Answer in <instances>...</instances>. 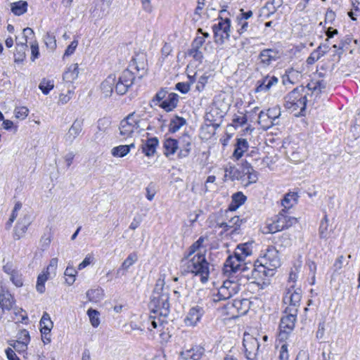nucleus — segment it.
Segmentation results:
<instances>
[{
    "instance_id": "4468645a",
    "label": "nucleus",
    "mask_w": 360,
    "mask_h": 360,
    "mask_svg": "<svg viewBox=\"0 0 360 360\" xmlns=\"http://www.w3.org/2000/svg\"><path fill=\"white\" fill-rule=\"evenodd\" d=\"M204 314L205 309L199 305L192 307L184 319L185 324L187 326H195Z\"/></svg>"
},
{
    "instance_id": "20e7f679",
    "label": "nucleus",
    "mask_w": 360,
    "mask_h": 360,
    "mask_svg": "<svg viewBox=\"0 0 360 360\" xmlns=\"http://www.w3.org/2000/svg\"><path fill=\"white\" fill-rule=\"evenodd\" d=\"M307 101L304 88L301 86L294 89L285 97L284 106L291 112L300 109L302 112L305 110Z\"/></svg>"
},
{
    "instance_id": "de8ad7c7",
    "label": "nucleus",
    "mask_w": 360,
    "mask_h": 360,
    "mask_svg": "<svg viewBox=\"0 0 360 360\" xmlns=\"http://www.w3.org/2000/svg\"><path fill=\"white\" fill-rule=\"evenodd\" d=\"M328 219L326 215L322 219L319 226V236L321 238L326 239L329 237Z\"/></svg>"
},
{
    "instance_id": "9b49d317",
    "label": "nucleus",
    "mask_w": 360,
    "mask_h": 360,
    "mask_svg": "<svg viewBox=\"0 0 360 360\" xmlns=\"http://www.w3.org/2000/svg\"><path fill=\"white\" fill-rule=\"evenodd\" d=\"M231 21L229 18L223 20L221 18L218 22L212 25L214 41L217 44H222L226 39H228L230 34Z\"/></svg>"
},
{
    "instance_id": "1a4fd4ad",
    "label": "nucleus",
    "mask_w": 360,
    "mask_h": 360,
    "mask_svg": "<svg viewBox=\"0 0 360 360\" xmlns=\"http://www.w3.org/2000/svg\"><path fill=\"white\" fill-rule=\"evenodd\" d=\"M302 298V290L300 288H295V285H289L284 296L283 302L287 304L285 309L292 313H297Z\"/></svg>"
},
{
    "instance_id": "72a5a7b5",
    "label": "nucleus",
    "mask_w": 360,
    "mask_h": 360,
    "mask_svg": "<svg viewBox=\"0 0 360 360\" xmlns=\"http://www.w3.org/2000/svg\"><path fill=\"white\" fill-rule=\"evenodd\" d=\"M204 351L205 349L202 347H195L181 352V355L184 356L185 359L191 358L193 360H199L203 355Z\"/></svg>"
},
{
    "instance_id": "2eb2a0df",
    "label": "nucleus",
    "mask_w": 360,
    "mask_h": 360,
    "mask_svg": "<svg viewBox=\"0 0 360 360\" xmlns=\"http://www.w3.org/2000/svg\"><path fill=\"white\" fill-rule=\"evenodd\" d=\"M179 158H184L189 155L191 150V138L188 134H184L178 139Z\"/></svg>"
},
{
    "instance_id": "052dcab7",
    "label": "nucleus",
    "mask_w": 360,
    "mask_h": 360,
    "mask_svg": "<svg viewBox=\"0 0 360 360\" xmlns=\"http://www.w3.org/2000/svg\"><path fill=\"white\" fill-rule=\"evenodd\" d=\"M44 42L47 47L51 49H54L56 47V40L55 36L50 32H47L44 36Z\"/></svg>"
},
{
    "instance_id": "f257e3e1",
    "label": "nucleus",
    "mask_w": 360,
    "mask_h": 360,
    "mask_svg": "<svg viewBox=\"0 0 360 360\" xmlns=\"http://www.w3.org/2000/svg\"><path fill=\"white\" fill-rule=\"evenodd\" d=\"M180 269L184 274L191 273L199 276L202 283L208 281L210 264L202 253L198 252L192 256L184 255L180 262Z\"/></svg>"
},
{
    "instance_id": "4c0bfd02",
    "label": "nucleus",
    "mask_w": 360,
    "mask_h": 360,
    "mask_svg": "<svg viewBox=\"0 0 360 360\" xmlns=\"http://www.w3.org/2000/svg\"><path fill=\"white\" fill-rule=\"evenodd\" d=\"M285 153L289 160L292 162L297 163L304 160V156L298 148L295 149L294 147H290L286 150Z\"/></svg>"
},
{
    "instance_id": "c756f323",
    "label": "nucleus",
    "mask_w": 360,
    "mask_h": 360,
    "mask_svg": "<svg viewBox=\"0 0 360 360\" xmlns=\"http://www.w3.org/2000/svg\"><path fill=\"white\" fill-rule=\"evenodd\" d=\"M116 76L110 75L101 85V90L105 96H110L115 86Z\"/></svg>"
},
{
    "instance_id": "338daca9",
    "label": "nucleus",
    "mask_w": 360,
    "mask_h": 360,
    "mask_svg": "<svg viewBox=\"0 0 360 360\" xmlns=\"http://www.w3.org/2000/svg\"><path fill=\"white\" fill-rule=\"evenodd\" d=\"M200 49H190L188 51V56H192L195 60L202 63L203 55Z\"/></svg>"
},
{
    "instance_id": "603ef678",
    "label": "nucleus",
    "mask_w": 360,
    "mask_h": 360,
    "mask_svg": "<svg viewBox=\"0 0 360 360\" xmlns=\"http://www.w3.org/2000/svg\"><path fill=\"white\" fill-rule=\"evenodd\" d=\"M87 314L89 317L90 322H91V324L92 325V326L94 328L98 327V325L100 324V321H99V317H98V316H99L98 311L95 309H89L87 311Z\"/></svg>"
},
{
    "instance_id": "13d9d810",
    "label": "nucleus",
    "mask_w": 360,
    "mask_h": 360,
    "mask_svg": "<svg viewBox=\"0 0 360 360\" xmlns=\"http://www.w3.org/2000/svg\"><path fill=\"white\" fill-rule=\"evenodd\" d=\"M232 121L235 126L236 127L243 126L247 122L248 118L245 114L242 112H238V114H236L233 115Z\"/></svg>"
},
{
    "instance_id": "393cba45",
    "label": "nucleus",
    "mask_w": 360,
    "mask_h": 360,
    "mask_svg": "<svg viewBox=\"0 0 360 360\" xmlns=\"http://www.w3.org/2000/svg\"><path fill=\"white\" fill-rule=\"evenodd\" d=\"M234 146L235 148L232 156L236 160H238L242 158L244 153L248 150L249 144L246 139L240 138L237 139Z\"/></svg>"
},
{
    "instance_id": "6ab92c4d",
    "label": "nucleus",
    "mask_w": 360,
    "mask_h": 360,
    "mask_svg": "<svg viewBox=\"0 0 360 360\" xmlns=\"http://www.w3.org/2000/svg\"><path fill=\"white\" fill-rule=\"evenodd\" d=\"M259 58L264 65L268 66L279 58L278 52L275 49H264L260 52Z\"/></svg>"
},
{
    "instance_id": "473e14b6",
    "label": "nucleus",
    "mask_w": 360,
    "mask_h": 360,
    "mask_svg": "<svg viewBox=\"0 0 360 360\" xmlns=\"http://www.w3.org/2000/svg\"><path fill=\"white\" fill-rule=\"evenodd\" d=\"M298 197L297 193L295 192H290L285 194L281 202V205L284 207L283 210H289L294 205L297 204Z\"/></svg>"
},
{
    "instance_id": "7ed1b4c3",
    "label": "nucleus",
    "mask_w": 360,
    "mask_h": 360,
    "mask_svg": "<svg viewBox=\"0 0 360 360\" xmlns=\"http://www.w3.org/2000/svg\"><path fill=\"white\" fill-rule=\"evenodd\" d=\"M146 120L141 118L139 114L132 112L123 119L120 124V134L124 139L132 136L133 134L140 133L146 127Z\"/></svg>"
},
{
    "instance_id": "8fccbe9b",
    "label": "nucleus",
    "mask_w": 360,
    "mask_h": 360,
    "mask_svg": "<svg viewBox=\"0 0 360 360\" xmlns=\"http://www.w3.org/2000/svg\"><path fill=\"white\" fill-rule=\"evenodd\" d=\"M50 276H51L49 275L48 274H46V272L43 273L42 274L39 275V276L37 278V285H36L37 290L39 292L43 293L45 291L44 283L49 279V278Z\"/></svg>"
},
{
    "instance_id": "aec40b11",
    "label": "nucleus",
    "mask_w": 360,
    "mask_h": 360,
    "mask_svg": "<svg viewBox=\"0 0 360 360\" xmlns=\"http://www.w3.org/2000/svg\"><path fill=\"white\" fill-rule=\"evenodd\" d=\"M179 96L177 94L171 92L166 98L159 104V106L167 112L174 110L178 104Z\"/></svg>"
},
{
    "instance_id": "f8f14e48",
    "label": "nucleus",
    "mask_w": 360,
    "mask_h": 360,
    "mask_svg": "<svg viewBox=\"0 0 360 360\" xmlns=\"http://www.w3.org/2000/svg\"><path fill=\"white\" fill-rule=\"evenodd\" d=\"M259 260L272 271L281 266L278 250L273 246H269L266 249L264 255L260 257Z\"/></svg>"
},
{
    "instance_id": "423d86ee",
    "label": "nucleus",
    "mask_w": 360,
    "mask_h": 360,
    "mask_svg": "<svg viewBox=\"0 0 360 360\" xmlns=\"http://www.w3.org/2000/svg\"><path fill=\"white\" fill-rule=\"evenodd\" d=\"M151 311L167 317L169 313V295L167 292L154 291L149 304Z\"/></svg>"
},
{
    "instance_id": "9d476101",
    "label": "nucleus",
    "mask_w": 360,
    "mask_h": 360,
    "mask_svg": "<svg viewBox=\"0 0 360 360\" xmlns=\"http://www.w3.org/2000/svg\"><path fill=\"white\" fill-rule=\"evenodd\" d=\"M250 269H251L250 273L249 274L248 271L243 274V277H245L248 280H252V282L253 283L274 275V271L261 262L259 259L257 260L255 264H250Z\"/></svg>"
},
{
    "instance_id": "ea45409f",
    "label": "nucleus",
    "mask_w": 360,
    "mask_h": 360,
    "mask_svg": "<svg viewBox=\"0 0 360 360\" xmlns=\"http://www.w3.org/2000/svg\"><path fill=\"white\" fill-rule=\"evenodd\" d=\"M186 124V120L183 117L176 116L173 118L169 124V130L172 133H175Z\"/></svg>"
},
{
    "instance_id": "bf43d9fd",
    "label": "nucleus",
    "mask_w": 360,
    "mask_h": 360,
    "mask_svg": "<svg viewBox=\"0 0 360 360\" xmlns=\"http://www.w3.org/2000/svg\"><path fill=\"white\" fill-rule=\"evenodd\" d=\"M216 296L217 297V299H215V301L226 300L232 297L224 285L219 289L218 293Z\"/></svg>"
},
{
    "instance_id": "412c9836",
    "label": "nucleus",
    "mask_w": 360,
    "mask_h": 360,
    "mask_svg": "<svg viewBox=\"0 0 360 360\" xmlns=\"http://www.w3.org/2000/svg\"><path fill=\"white\" fill-rule=\"evenodd\" d=\"M82 130V122L76 120L65 136V141L71 144L74 140L79 135Z\"/></svg>"
},
{
    "instance_id": "4d7b16f0",
    "label": "nucleus",
    "mask_w": 360,
    "mask_h": 360,
    "mask_svg": "<svg viewBox=\"0 0 360 360\" xmlns=\"http://www.w3.org/2000/svg\"><path fill=\"white\" fill-rule=\"evenodd\" d=\"M9 345L12 346L17 352L23 353L27 350L28 344L18 340H13Z\"/></svg>"
},
{
    "instance_id": "09e8293b",
    "label": "nucleus",
    "mask_w": 360,
    "mask_h": 360,
    "mask_svg": "<svg viewBox=\"0 0 360 360\" xmlns=\"http://www.w3.org/2000/svg\"><path fill=\"white\" fill-rule=\"evenodd\" d=\"M115 85V91L119 95L125 94L130 88V86L124 82H122V79L120 77L118 78L117 81L116 80Z\"/></svg>"
},
{
    "instance_id": "a211bd4d",
    "label": "nucleus",
    "mask_w": 360,
    "mask_h": 360,
    "mask_svg": "<svg viewBox=\"0 0 360 360\" xmlns=\"http://www.w3.org/2000/svg\"><path fill=\"white\" fill-rule=\"evenodd\" d=\"M15 304V300L13 295L3 288L0 291V307L4 311H10Z\"/></svg>"
},
{
    "instance_id": "58836bf2",
    "label": "nucleus",
    "mask_w": 360,
    "mask_h": 360,
    "mask_svg": "<svg viewBox=\"0 0 360 360\" xmlns=\"http://www.w3.org/2000/svg\"><path fill=\"white\" fill-rule=\"evenodd\" d=\"M53 326V323L51 320L49 314L47 312H44L40 320V330H43L45 333H50Z\"/></svg>"
},
{
    "instance_id": "7c9ffc66",
    "label": "nucleus",
    "mask_w": 360,
    "mask_h": 360,
    "mask_svg": "<svg viewBox=\"0 0 360 360\" xmlns=\"http://www.w3.org/2000/svg\"><path fill=\"white\" fill-rule=\"evenodd\" d=\"M135 148L134 143L129 145H120L114 147L111 149V154L115 158H123L126 156L131 150V148Z\"/></svg>"
},
{
    "instance_id": "774afa93",
    "label": "nucleus",
    "mask_w": 360,
    "mask_h": 360,
    "mask_svg": "<svg viewBox=\"0 0 360 360\" xmlns=\"http://www.w3.org/2000/svg\"><path fill=\"white\" fill-rule=\"evenodd\" d=\"M28 108L24 106L15 109V117L20 120H24L28 115Z\"/></svg>"
},
{
    "instance_id": "5701e85b",
    "label": "nucleus",
    "mask_w": 360,
    "mask_h": 360,
    "mask_svg": "<svg viewBox=\"0 0 360 360\" xmlns=\"http://www.w3.org/2000/svg\"><path fill=\"white\" fill-rule=\"evenodd\" d=\"M30 224V217L25 216L16 224L14 230L13 238L15 240L21 238L27 230V227Z\"/></svg>"
},
{
    "instance_id": "dca6fc26",
    "label": "nucleus",
    "mask_w": 360,
    "mask_h": 360,
    "mask_svg": "<svg viewBox=\"0 0 360 360\" xmlns=\"http://www.w3.org/2000/svg\"><path fill=\"white\" fill-rule=\"evenodd\" d=\"M278 82V79L276 77L266 75L262 79L257 81L255 92H266Z\"/></svg>"
},
{
    "instance_id": "79ce46f5",
    "label": "nucleus",
    "mask_w": 360,
    "mask_h": 360,
    "mask_svg": "<svg viewBox=\"0 0 360 360\" xmlns=\"http://www.w3.org/2000/svg\"><path fill=\"white\" fill-rule=\"evenodd\" d=\"M353 41L352 36L351 34L345 35L343 38H342L338 44V55L340 57L343 53L345 51V49L347 46L351 44Z\"/></svg>"
},
{
    "instance_id": "f704fd0d",
    "label": "nucleus",
    "mask_w": 360,
    "mask_h": 360,
    "mask_svg": "<svg viewBox=\"0 0 360 360\" xmlns=\"http://www.w3.org/2000/svg\"><path fill=\"white\" fill-rule=\"evenodd\" d=\"M78 75L79 68L77 63L72 64L63 74V79L68 82H72L78 77Z\"/></svg>"
},
{
    "instance_id": "39448f33",
    "label": "nucleus",
    "mask_w": 360,
    "mask_h": 360,
    "mask_svg": "<svg viewBox=\"0 0 360 360\" xmlns=\"http://www.w3.org/2000/svg\"><path fill=\"white\" fill-rule=\"evenodd\" d=\"M297 223V219L287 214L285 210L276 216L274 219L268 220L266 224V233H276L288 229Z\"/></svg>"
},
{
    "instance_id": "6e6552de",
    "label": "nucleus",
    "mask_w": 360,
    "mask_h": 360,
    "mask_svg": "<svg viewBox=\"0 0 360 360\" xmlns=\"http://www.w3.org/2000/svg\"><path fill=\"white\" fill-rule=\"evenodd\" d=\"M243 262L244 261L240 257H237L235 253L233 255H229L224 264V274L230 276L231 274H238L240 271V274L243 276V274L250 269L247 264Z\"/></svg>"
},
{
    "instance_id": "49530a36",
    "label": "nucleus",
    "mask_w": 360,
    "mask_h": 360,
    "mask_svg": "<svg viewBox=\"0 0 360 360\" xmlns=\"http://www.w3.org/2000/svg\"><path fill=\"white\" fill-rule=\"evenodd\" d=\"M275 245L281 248H287L291 245V239L288 234L283 233L275 238Z\"/></svg>"
},
{
    "instance_id": "0e129e2a",
    "label": "nucleus",
    "mask_w": 360,
    "mask_h": 360,
    "mask_svg": "<svg viewBox=\"0 0 360 360\" xmlns=\"http://www.w3.org/2000/svg\"><path fill=\"white\" fill-rule=\"evenodd\" d=\"M236 19L238 21L237 32L239 34H242L247 32L249 27L248 22L246 20H244V19H240L239 16H237Z\"/></svg>"
},
{
    "instance_id": "f3484780",
    "label": "nucleus",
    "mask_w": 360,
    "mask_h": 360,
    "mask_svg": "<svg viewBox=\"0 0 360 360\" xmlns=\"http://www.w3.org/2000/svg\"><path fill=\"white\" fill-rule=\"evenodd\" d=\"M250 302L247 299H235L231 302H228L226 308L228 310L235 309L238 314H244L249 309Z\"/></svg>"
},
{
    "instance_id": "2f4dec72",
    "label": "nucleus",
    "mask_w": 360,
    "mask_h": 360,
    "mask_svg": "<svg viewBox=\"0 0 360 360\" xmlns=\"http://www.w3.org/2000/svg\"><path fill=\"white\" fill-rule=\"evenodd\" d=\"M229 279L224 281L223 285L233 296L241 290L242 285L238 283V280H235L233 277L228 276Z\"/></svg>"
},
{
    "instance_id": "3c124183",
    "label": "nucleus",
    "mask_w": 360,
    "mask_h": 360,
    "mask_svg": "<svg viewBox=\"0 0 360 360\" xmlns=\"http://www.w3.org/2000/svg\"><path fill=\"white\" fill-rule=\"evenodd\" d=\"M54 87V83L53 80L44 79L41 80L39 85V88L41 90L42 93L47 95L49 91Z\"/></svg>"
},
{
    "instance_id": "a19ab883",
    "label": "nucleus",
    "mask_w": 360,
    "mask_h": 360,
    "mask_svg": "<svg viewBox=\"0 0 360 360\" xmlns=\"http://www.w3.org/2000/svg\"><path fill=\"white\" fill-rule=\"evenodd\" d=\"M77 274V270L69 264L64 272V275L66 276L65 281L69 285H72L74 283Z\"/></svg>"
},
{
    "instance_id": "864d4df0",
    "label": "nucleus",
    "mask_w": 360,
    "mask_h": 360,
    "mask_svg": "<svg viewBox=\"0 0 360 360\" xmlns=\"http://www.w3.org/2000/svg\"><path fill=\"white\" fill-rule=\"evenodd\" d=\"M206 238L200 236L195 243H193L189 248L188 252L185 255L192 256L195 252L202 246Z\"/></svg>"
},
{
    "instance_id": "cd10ccee",
    "label": "nucleus",
    "mask_w": 360,
    "mask_h": 360,
    "mask_svg": "<svg viewBox=\"0 0 360 360\" xmlns=\"http://www.w3.org/2000/svg\"><path fill=\"white\" fill-rule=\"evenodd\" d=\"M158 143V139L156 137L148 139L142 145V152L148 157L153 155L156 151Z\"/></svg>"
},
{
    "instance_id": "5fc2aeb1",
    "label": "nucleus",
    "mask_w": 360,
    "mask_h": 360,
    "mask_svg": "<svg viewBox=\"0 0 360 360\" xmlns=\"http://www.w3.org/2000/svg\"><path fill=\"white\" fill-rule=\"evenodd\" d=\"M285 72L288 74V79L291 80V84L297 82L302 78L301 72L293 68L288 69Z\"/></svg>"
},
{
    "instance_id": "e2e57ef3",
    "label": "nucleus",
    "mask_w": 360,
    "mask_h": 360,
    "mask_svg": "<svg viewBox=\"0 0 360 360\" xmlns=\"http://www.w3.org/2000/svg\"><path fill=\"white\" fill-rule=\"evenodd\" d=\"M58 258H52L50 260L49 264L46 268V273L49 275H53V276L56 275L57 266H58Z\"/></svg>"
},
{
    "instance_id": "bb28decb",
    "label": "nucleus",
    "mask_w": 360,
    "mask_h": 360,
    "mask_svg": "<svg viewBox=\"0 0 360 360\" xmlns=\"http://www.w3.org/2000/svg\"><path fill=\"white\" fill-rule=\"evenodd\" d=\"M247 200V197L240 191L233 193L231 196V202L229 205L228 211H235L240 206L243 205Z\"/></svg>"
},
{
    "instance_id": "680f3d73",
    "label": "nucleus",
    "mask_w": 360,
    "mask_h": 360,
    "mask_svg": "<svg viewBox=\"0 0 360 360\" xmlns=\"http://www.w3.org/2000/svg\"><path fill=\"white\" fill-rule=\"evenodd\" d=\"M283 4V0H271L266 4V8L271 13H274Z\"/></svg>"
},
{
    "instance_id": "c9c22d12",
    "label": "nucleus",
    "mask_w": 360,
    "mask_h": 360,
    "mask_svg": "<svg viewBox=\"0 0 360 360\" xmlns=\"http://www.w3.org/2000/svg\"><path fill=\"white\" fill-rule=\"evenodd\" d=\"M11 10L15 15H21L27 12V3L25 1H19L11 4Z\"/></svg>"
},
{
    "instance_id": "37998d69",
    "label": "nucleus",
    "mask_w": 360,
    "mask_h": 360,
    "mask_svg": "<svg viewBox=\"0 0 360 360\" xmlns=\"http://www.w3.org/2000/svg\"><path fill=\"white\" fill-rule=\"evenodd\" d=\"M86 297L90 302H97L103 297V290L101 288L89 290L86 292Z\"/></svg>"
},
{
    "instance_id": "a878e982",
    "label": "nucleus",
    "mask_w": 360,
    "mask_h": 360,
    "mask_svg": "<svg viewBox=\"0 0 360 360\" xmlns=\"http://www.w3.org/2000/svg\"><path fill=\"white\" fill-rule=\"evenodd\" d=\"M138 260V255L136 252H133L130 253L127 257L124 260L121 266L117 270V275H124L130 266L136 262Z\"/></svg>"
},
{
    "instance_id": "b1692460",
    "label": "nucleus",
    "mask_w": 360,
    "mask_h": 360,
    "mask_svg": "<svg viewBox=\"0 0 360 360\" xmlns=\"http://www.w3.org/2000/svg\"><path fill=\"white\" fill-rule=\"evenodd\" d=\"M178 149V139L167 138L164 140L163 153L166 157L169 158L171 155H174Z\"/></svg>"
},
{
    "instance_id": "6e6d98bb",
    "label": "nucleus",
    "mask_w": 360,
    "mask_h": 360,
    "mask_svg": "<svg viewBox=\"0 0 360 360\" xmlns=\"http://www.w3.org/2000/svg\"><path fill=\"white\" fill-rule=\"evenodd\" d=\"M265 113L273 122L278 123V118L281 115V110L278 107L269 108Z\"/></svg>"
},
{
    "instance_id": "69168bd1",
    "label": "nucleus",
    "mask_w": 360,
    "mask_h": 360,
    "mask_svg": "<svg viewBox=\"0 0 360 360\" xmlns=\"http://www.w3.org/2000/svg\"><path fill=\"white\" fill-rule=\"evenodd\" d=\"M10 280L18 288L22 287L23 285L22 274L18 271L14 273V274H12V276H10Z\"/></svg>"
},
{
    "instance_id": "c03bdc74",
    "label": "nucleus",
    "mask_w": 360,
    "mask_h": 360,
    "mask_svg": "<svg viewBox=\"0 0 360 360\" xmlns=\"http://www.w3.org/2000/svg\"><path fill=\"white\" fill-rule=\"evenodd\" d=\"M322 49L321 46H319L316 50H314L307 59V63L309 65L314 64L316 61L319 60L322 56L326 54V51H321Z\"/></svg>"
},
{
    "instance_id": "4be33fe9",
    "label": "nucleus",
    "mask_w": 360,
    "mask_h": 360,
    "mask_svg": "<svg viewBox=\"0 0 360 360\" xmlns=\"http://www.w3.org/2000/svg\"><path fill=\"white\" fill-rule=\"evenodd\" d=\"M242 223L243 219L238 216H234L231 217L228 222H217V226L220 228H223L225 231L233 229L231 233H233L237 232Z\"/></svg>"
},
{
    "instance_id": "ddd939ff",
    "label": "nucleus",
    "mask_w": 360,
    "mask_h": 360,
    "mask_svg": "<svg viewBox=\"0 0 360 360\" xmlns=\"http://www.w3.org/2000/svg\"><path fill=\"white\" fill-rule=\"evenodd\" d=\"M243 345L245 348L246 358L248 360H255L259 348V343L257 339L250 335H245Z\"/></svg>"
},
{
    "instance_id": "f03ea898",
    "label": "nucleus",
    "mask_w": 360,
    "mask_h": 360,
    "mask_svg": "<svg viewBox=\"0 0 360 360\" xmlns=\"http://www.w3.org/2000/svg\"><path fill=\"white\" fill-rule=\"evenodd\" d=\"M224 179L231 181H240L245 186L256 183L258 180V174L247 160L241 162L238 168L231 163L224 166Z\"/></svg>"
},
{
    "instance_id": "e433bc0d",
    "label": "nucleus",
    "mask_w": 360,
    "mask_h": 360,
    "mask_svg": "<svg viewBox=\"0 0 360 360\" xmlns=\"http://www.w3.org/2000/svg\"><path fill=\"white\" fill-rule=\"evenodd\" d=\"M258 124L262 129L267 130L272 126L278 124V122H273L267 115H266L265 112L261 111L258 116Z\"/></svg>"
},
{
    "instance_id": "a18cd8bd",
    "label": "nucleus",
    "mask_w": 360,
    "mask_h": 360,
    "mask_svg": "<svg viewBox=\"0 0 360 360\" xmlns=\"http://www.w3.org/2000/svg\"><path fill=\"white\" fill-rule=\"evenodd\" d=\"M122 79V82H124L128 85L130 86V87L134 84V82L135 80L136 76L134 75V73L132 72L131 70H129V68L125 69L120 75L119 77Z\"/></svg>"
},
{
    "instance_id": "c85d7f7f",
    "label": "nucleus",
    "mask_w": 360,
    "mask_h": 360,
    "mask_svg": "<svg viewBox=\"0 0 360 360\" xmlns=\"http://www.w3.org/2000/svg\"><path fill=\"white\" fill-rule=\"evenodd\" d=\"M234 253L237 257H240L243 261L252 254V243H245L238 244L235 250Z\"/></svg>"
},
{
    "instance_id": "0eeeda50",
    "label": "nucleus",
    "mask_w": 360,
    "mask_h": 360,
    "mask_svg": "<svg viewBox=\"0 0 360 360\" xmlns=\"http://www.w3.org/2000/svg\"><path fill=\"white\" fill-rule=\"evenodd\" d=\"M283 314L284 315L280 321L279 333L278 336V340L282 342L285 341L288 338L289 335L293 330L297 316V313L290 312L289 310L285 309Z\"/></svg>"
}]
</instances>
